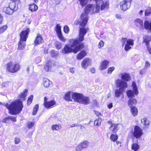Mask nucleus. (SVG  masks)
<instances>
[{"label": "nucleus", "instance_id": "nucleus-1", "mask_svg": "<svg viewBox=\"0 0 151 151\" xmlns=\"http://www.w3.org/2000/svg\"><path fill=\"white\" fill-rule=\"evenodd\" d=\"M109 7V3L105 0H101L97 1L96 6L89 4L85 8L84 13H82L81 15V19L79 22V25L82 27L86 26L88 20V14H93L95 13L99 12L100 10H105Z\"/></svg>", "mask_w": 151, "mask_h": 151}, {"label": "nucleus", "instance_id": "nucleus-2", "mask_svg": "<svg viewBox=\"0 0 151 151\" xmlns=\"http://www.w3.org/2000/svg\"><path fill=\"white\" fill-rule=\"evenodd\" d=\"M88 30L87 28H80L79 37L78 39H76L73 41L71 47L66 45L60 51V52L64 54H67L73 52L77 53L83 48V44L81 42L84 39V36Z\"/></svg>", "mask_w": 151, "mask_h": 151}, {"label": "nucleus", "instance_id": "nucleus-3", "mask_svg": "<svg viewBox=\"0 0 151 151\" xmlns=\"http://www.w3.org/2000/svg\"><path fill=\"white\" fill-rule=\"evenodd\" d=\"M5 106L9 110V113L13 115L20 113L23 108L22 102L19 100L15 101L9 105L6 104Z\"/></svg>", "mask_w": 151, "mask_h": 151}, {"label": "nucleus", "instance_id": "nucleus-4", "mask_svg": "<svg viewBox=\"0 0 151 151\" xmlns=\"http://www.w3.org/2000/svg\"><path fill=\"white\" fill-rule=\"evenodd\" d=\"M115 82L117 86L119 88V89H116L115 91V95L116 97L119 98L120 97L121 95H122L121 99L124 98L123 91L125 88H127V83L119 79L116 80Z\"/></svg>", "mask_w": 151, "mask_h": 151}, {"label": "nucleus", "instance_id": "nucleus-5", "mask_svg": "<svg viewBox=\"0 0 151 151\" xmlns=\"http://www.w3.org/2000/svg\"><path fill=\"white\" fill-rule=\"evenodd\" d=\"M6 66L7 70L12 73L17 72L21 67L20 65L18 63L12 62L7 63Z\"/></svg>", "mask_w": 151, "mask_h": 151}, {"label": "nucleus", "instance_id": "nucleus-6", "mask_svg": "<svg viewBox=\"0 0 151 151\" xmlns=\"http://www.w3.org/2000/svg\"><path fill=\"white\" fill-rule=\"evenodd\" d=\"M132 90H129L126 92L127 96L129 98H132L135 95H137L138 94L139 92L135 82H132Z\"/></svg>", "mask_w": 151, "mask_h": 151}, {"label": "nucleus", "instance_id": "nucleus-7", "mask_svg": "<svg viewBox=\"0 0 151 151\" xmlns=\"http://www.w3.org/2000/svg\"><path fill=\"white\" fill-rule=\"evenodd\" d=\"M132 136L136 139H139L143 135L142 129L139 126L136 125L132 132Z\"/></svg>", "mask_w": 151, "mask_h": 151}, {"label": "nucleus", "instance_id": "nucleus-8", "mask_svg": "<svg viewBox=\"0 0 151 151\" xmlns=\"http://www.w3.org/2000/svg\"><path fill=\"white\" fill-rule=\"evenodd\" d=\"M17 8L16 7V4L12 3L10 4L8 7H5L3 9L4 12L8 15L12 14L14 11L17 10Z\"/></svg>", "mask_w": 151, "mask_h": 151}, {"label": "nucleus", "instance_id": "nucleus-9", "mask_svg": "<svg viewBox=\"0 0 151 151\" xmlns=\"http://www.w3.org/2000/svg\"><path fill=\"white\" fill-rule=\"evenodd\" d=\"M132 0H122L120 2L121 9L124 11L128 9L131 6Z\"/></svg>", "mask_w": 151, "mask_h": 151}, {"label": "nucleus", "instance_id": "nucleus-10", "mask_svg": "<svg viewBox=\"0 0 151 151\" xmlns=\"http://www.w3.org/2000/svg\"><path fill=\"white\" fill-rule=\"evenodd\" d=\"M55 65L54 63H52L51 60H48L44 67L45 70L46 71H52L55 69Z\"/></svg>", "mask_w": 151, "mask_h": 151}, {"label": "nucleus", "instance_id": "nucleus-11", "mask_svg": "<svg viewBox=\"0 0 151 151\" xmlns=\"http://www.w3.org/2000/svg\"><path fill=\"white\" fill-rule=\"evenodd\" d=\"M119 76L121 78L122 80L126 82L128 81L131 79L130 75L127 73L122 72L119 74Z\"/></svg>", "mask_w": 151, "mask_h": 151}, {"label": "nucleus", "instance_id": "nucleus-12", "mask_svg": "<svg viewBox=\"0 0 151 151\" xmlns=\"http://www.w3.org/2000/svg\"><path fill=\"white\" fill-rule=\"evenodd\" d=\"M30 32L29 29L27 28L25 30L22 31L20 34V40L26 41L28 35Z\"/></svg>", "mask_w": 151, "mask_h": 151}, {"label": "nucleus", "instance_id": "nucleus-13", "mask_svg": "<svg viewBox=\"0 0 151 151\" xmlns=\"http://www.w3.org/2000/svg\"><path fill=\"white\" fill-rule=\"evenodd\" d=\"M134 41L133 40L130 39H127V43L125 44L124 49L125 51H128L131 49V46L134 45Z\"/></svg>", "mask_w": 151, "mask_h": 151}, {"label": "nucleus", "instance_id": "nucleus-14", "mask_svg": "<svg viewBox=\"0 0 151 151\" xmlns=\"http://www.w3.org/2000/svg\"><path fill=\"white\" fill-rule=\"evenodd\" d=\"M91 60L88 58H85L82 61L81 66L84 69H86L87 67L91 64Z\"/></svg>", "mask_w": 151, "mask_h": 151}, {"label": "nucleus", "instance_id": "nucleus-15", "mask_svg": "<svg viewBox=\"0 0 151 151\" xmlns=\"http://www.w3.org/2000/svg\"><path fill=\"white\" fill-rule=\"evenodd\" d=\"M83 95L81 93H73L72 95V99L75 102L80 103Z\"/></svg>", "mask_w": 151, "mask_h": 151}, {"label": "nucleus", "instance_id": "nucleus-16", "mask_svg": "<svg viewBox=\"0 0 151 151\" xmlns=\"http://www.w3.org/2000/svg\"><path fill=\"white\" fill-rule=\"evenodd\" d=\"M56 103V102L55 101L52 100L49 101H45L44 102V105L45 107L48 109L53 107Z\"/></svg>", "mask_w": 151, "mask_h": 151}, {"label": "nucleus", "instance_id": "nucleus-17", "mask_svg": "<svg viewBox=\"0 0 151 151\" xmlns=\"http://www.w3.org/2000/svg\"><path fill=\"white\" fill-rule=\"evenodd\" d=\"M108 123L111 124V126L109 128L110 130L112 131L114 133H116L118 130L117 126L119 124H111V122L110 121H108Z\"/></svg>", "mask_w": 151, "mask_h": 151}, {"label": "nucleus", "instance_id": "nucleus-18", "mask_svg": "<svg viewBox=\"0 0 151 151\" xmlns=\"http://www.w3.org/2000/svg\"><path fill=\"white\" fill-rule=\"evenodd\" d=\"M141 123L144 125L143 127V128L144 129L148 127L150 122L147 118L144 117L141 119Z\"/></svg>", "mask_w": 151, "mask_h": 151}, {"label": "nucleus", "instance_id": "nucleus-19", "mask_svg": "<svg viewBox=\"0 0 151 151\" xmlns=\"http://www.w3.org/2000/svg\"><path fill=\"white\" fill-rule=\"evenodd\" d=\"M134 22L135 25L138 28L140 29L143 28V22L142 20L137 18L134 20Z\"/></svg>", "mask_w": 151, "mask_h": 151}, {"label": "nucleus", "instance_id": "nucleus-20", "mask_svg": "<svg viewBox=\"0 0 151 151\" xmlns=\"http://www.w3.org/2000/svg\"><path fill=\"white\" fill-rule=\"evenodd\" d=\"M90 103V101L89 98L88 97L84 96L83 95V97L79 103L87 105L89 104Z\"/></svg>", "mask_w": 151, "mask_h": 151}, {"label": "nucleus", "instance_id": "nucleus-21", "mask_svg": "<svg viewBox=\"0 0 151 151\" xmlns=\"http://www.w3.org/2000/svg\"><path fill=\"white\" fill-rule=\"evenodd\" d=\"M73 93L71 91H69L66 93L65 94L64 99L66 101H72V95Z\"/></svg>", "mask_w": 151, "mask_h": 151}, {"label": "nucleus", "instance_id": "nucleus-22", "mask_svg": "<svg viewBox=\"0 0 151 151\" xmlns=\"http://www.w3.org/2000/svg\"><path fill=\"white\" fill-rule=\"evenodd\" d=\"M87 54V52L84 50H83L81 51L78 54L77 59L78 60H80L85 57Z\"/></svg>", "mask_w": 151, "mask_h": 151}, {"label": "nucleus", "instance_id": "nucleus-23", "mask_svg": "<svg viewBox=\"0 0 151 151\" xmlns=\"http://www.w3.org/2000/svg\"><path fill=\"white\" fill-rule=\"evenodd\" d=\"M109 63V61L104 60L101 64L99 67V69L101 70H103L107 68V66Z\"/></svg>", "mask_w": 151, "mask_h": 151}, {"label": "nucleus", "instance_id": "nucleus-24", "mask_svg": "<svg viewBox=\"0 0 151 151\" xmlns=\"http://www.w3.org/2000/svg\"><path fill=\"white\" fill-rule=\"evenodd\" d=\"M43 40L42 39V37L40 35L37 36L34 41V43L36 45L41 44L43 43Z\"/></svg>", "mask_w": 151, "mask_h": 151}, {"label": "nucleus", "instance_id": "nucleus-25", "mask_svg": "<svg viewBox=\"0 0 151 151\" xmlns=\"http://www.w3.org/2000/svg\"><path fill=\"white\" fill-rule=\"evenodd\" d=\"M130 111L133 116H137L138 113V110L137 107L135 106H133L130 107Z\"/></svg>", "mask_w": 151, "mask_h": 151}, {"label": "nucleus", "instance_id": "nucleus-26", "mask_svg": "<svg viewBox=\"0 0 151 151\" xmlns=\"http://www.w3.org/2000/svg\"><path fill=\"white\" fill-rule=\"evenodd\" d=\"M127 102L128 106L131 107L133 106L132 105H135L137 104V100L135 98H130Z\"/></svg>", "mask_w": 151, "mask_h": 151}, {"label": "nucleus", "instance_id": "nucleus-27", "mask_svg": "<svg viewBox=\"0 0 151 151\" xmlns=\"http://www.w3.org/2000/svg\"><path fill=\"white\" fill-rule=\"evenodd\" d=\"M140 148V145L137 143L133 142L131 146V149L134 151H138Z\"/></svg>", "mask_w": 151, "mask_h": 151}, {"label": "nucleus", "instance_id": "nucleus-28", "mask_svg": "<svg viewBox=\"0 0 151 151\" xmlns=\"http://www.w3.org/2000/svg\"><path fill=\"white\" fill-rule=\"evenodd\" d=\"M26 41L20 40L18 43V49L22 50L25 48V42Z\"/></svg>", "mask_w": 151, "mask_h": 151}, {"label": "nucleus", "instance_id": "nucleus-29", "mask_svg": "<svg viewBox=\"0 0 151 151\" xmlns=\"http://www.w3.org/2000/svg\"><path fill=\"white\" fill-rule=\"evenodd\" d=\"M43 83L45 87H48L51 84L52 82L48 79L45 78L44 79Z\"/></svg>", "mask_w": 151, "mask_h": 151}, {"label": "nucleus", "instance_id": "nucleus-30", "mask_svg": "<svg viewBox=\"0 0 151 151\" xmlns=\"http://www.w3.org/2000/svg\"><path fill=\"white\" fill-rule=\"evenodd\" d=\"M144 26L145 29L151 31V22L149 23L147 21H145L144 23Z\"/></svg>", "mask_w": 151, "mask_h": 151}, {"label": "nucleus", "instance_id": "nucleus-31", "mask_svg": "<svg viewBox=\"0 0 151 151\" xmlns=\"http://www.w3.org/2000/svg\"><path fill=\"white\" fill-rule=\"evenodd\" d=\"M37 9V6L35 4H30L29 6V10L32 12L36 11Z\"/></svg>", "mask_w": 151, "mask_h": 151}, {"label": "nucleus", "instance_id": "nucleus-32", "mask_svg": "<svg viewBox=\"0 0 151 151\" xmlns=\"http://www.w3.org/2000/svg\"><path fill=\"white\" fill-rule=\"evenodd\" d=\"M151 40V38L150 36H145L144 37V42L146 43V45H149V43Z\"/></svg>", "mask_w": 151, "mask_h": 151}, {"label": "nucleus", "instance_id": "nucleus-33", "mask_svg": "<svg viewBox=\"0 0 151 151\" xmlns=\"http://www.w3.org/2000/svg\"><path fill=\"white\" fill-rule=\"evenodd\" d=\"M27 92V90L26 89L25 90L24 92L20 94L19 95V96L21 100H24L26 96Z\"/></svg>", "mask_w": 151, "mask_h": 151}, {"label": "nucleus", "instance_id": "nucleus-34", "mask_svg": "<svg viewBox=\"0 0 151 151\" xmlns=\"http://www.w3.org/2000/svg\"><path fill=\"white\" fill-rule=\"evenodd\" d=\"M57 34L58 37L60 40L64 42H65V41L66 40L63 36L61 32L57 33Z\"/></svg>", "mask_w": 151, "mask_h": 151}, {"label": "nucleus", "instance_id": "nucleus-35", "mask_svg": "<svg viewBox=\"0 0 151 151\" xmlns=\"http://www.w3.org/2000/svg\"><path fill=\"white\" fill-rule=\"evenodd\" d=\"M57 34L58 37L60 40L64 42H65V41L66 40L63 36L61 32L57 33Z\"/></svg>", "mask_w": 151, "mask_h": 151}, {"label": "nucleus", "instance_id": "nucleus-36", "mask_svg": "<svg viewBox=\"0 0 151 151\" xmlns=\"http://www.w3.org/2000/svg\"><path fill=\"white\" fill-rule=\"evenodd\" d=\"M61 127L59 125H54L52 127V129L53 130H58L61 129Z\"/></svg>", "mask_w": 151, "mask_h": 151}, {"label": "nucleus", "instance_id": "nucleus-37", "mask_svg": "<svg viewBox=\"0 0 151 151\" xmlns=\"http://www.w3.org/2000/svg\"><path fill=\"white\" fill-rule=\"evenodd\" d=\"M38 109L39 105L38 104L36 105L33 108L32 114L34 115H35L36 114Z\"/></svg>", "mask_w": 151, "mask_h": 151}, {"label": "nucleus", "instance_id": "nucleus-38", "mask_svg": "<svg viewBox=\"0 0 151 151\" xmlns=\"http://www.w3.org/2000/svg\"><path fill=\"white\" fill-rule=\"evenodd\" d=\"M83 148H85L87 147L89 144V142L88 141H85L80 144Z\"/></svg>", "mask_w": 151, "mask_h": 151}, {"label": "nucleus", "instance_id": "nucleus-39", "mask_svg": "<svg viewBox=\"0 0 151 151\" xmlns=\"http://www.w3.org/2000/svg\"><path fill=\"white\" fill-rule=\"evenodd\" d=\"M102 121L101 118H99L95 120L94 122V124L96 125L99 126L100 124Z\"/></svg>", "mask_w": 151, "mask_h": 151}, {"label": "nucleus", "instance_id": "nucleus-40", "mask_svg": "<svg viewBox=\"0 0 151 151\" xmlns=\"http://www.w3.org/2000/svg\"><path fill=\"white\" fill-rule=\"evenodd\" d=\"M7 26L5 25L0 27V35L3 33L7 28Z\"/></svg>", "mask_w": 151, "mask_h": 151}, {"label": "nucleus", "instance_id": "nucleus-41", "mask_svg": "<svg viewBox=\"0 0 151 151\" xmlns=\"http://www.w3.org/2000/svg\"><path fill=\"white\" fill-rule=\"evenodd\" d=\"M110 138L113 141H115L118 139V136L117 135L112 134L111 135Z\"/></svg>", "mask_w": 151, "mask_h": 151}, {"label": "nucleus", "instance_id": "nucleus-42", "mask_svg": "<svg viewBox=\"0 0 151 151\" xmlns=\"http://www.w3.org/2000/svg\"><path fill=\"white\" fill-rule=\"evenodd\" d=\"M81 5L83 6H84L87 3V0H79Z\"/></svg>", "mask_w": 151, "mask_h": 151}, {"label": "nucleus", "instance_id": "nucleus-43", "mask_svg": "<svg viewBox=\"0 0 151 151\" xmlns=\"http://www.w3.org/2000/svg\"><path fill=\"white\" fill-rule=\"evenodd\" d=\"M61 27L59 24H58L56 26L55 30L56 33L60 32H61Z\"/></svg>", "mask_w": 151, "mask_h": 151}, {"label": "nucleus", "instance_id": "nucleus-44", "mask_svg": "<svg viewBox=\"0 0 151 151\" xmlns=\"http://www.w3.org/2000/svg\"><path fill=\"white\" fill-rule=\"evenodd\" d=\"M151 14V8L148 7L145 11V14L146 16H149Z\"/></svg>", "mask_w": 151, "mask_h": 151}, {"label": "nucleus", "instance_id": "nucleus-45", "mask_svg": "<svg viewBox=\"0 0 151 151\" xmlns=\"http://www.w3.org/2000/svg\"><path fill=\"white\" fill-rule=\"evenodd\" d=\"M33 96L31 95L27 101V104L28 105H29L31 103L33 99Z\"/></svg>", "mask_w": 151, "mask_h": 151}, {"label": "nucleus", "instance_id": "nucleus-46", "mask_svg": "<svg viewBox=\"0 0 151 151\" xmlns=\"http://www.w3.org/2000/svg\"><path fill=\"white\" fill-rule=\"evenodd\" d=\"M127 39L126 38H122L121 40V42L122 44V46L123 47L124 45L127 43Z\"/></svg>", "mask_w": 151, "mask_h": 151}, {"label": "nucleus", "instance_id": "nucleus-47", "mask_svg": "<svg viewBox=\"0 0 151 151\" xmlns=\"http://www.w3.org/2000/svg\"><path fill=\"white\" fill-rule=\"evenodd\" d=\"M114 69L115 68L114 67L109 68L108 70L107 73L109 74H111Z\"/></svg>", "mask_w": 151, "mask_h": 151}, {"label": "nucleus", "instance_id": "nucleus-48", "mask_svg": "<svg viewBox=\"0 0 151 151\" xmlns=\"http://www.w3.org/2000/svg\"><path fill=\"white\" fill-rule=\"evenodd\" d=\"M55 45L56 47L58 49H60L62 47L61 44L60 43L58 42H55Z\"/></svg>", "mask_w": 151, "mask_h": 151}, {"label": "nucleus", "instance_id": "nucleus-49", "mask_svg": "<svg viewBox=\"0 0 151 151\" xmlns=\"http://www.w3.org/2000/svg\"><path fill=\"white\" fill-rule=\"evenodd\" d=\"M35 124L34 122H28L27 124V127L29 129H31L33 127Z\"/></svg>", "mask_w": 151, "mask_h": 151}, {"label": "nucleus", "instance_id": "nucleus-50", "mask_svg": "<svg viewBox=\"0 0 151 151\" xmlns=\"http://www.w3.org/2000/svg\"><path fill=\"white\" fill-rule=\"evenodd\" d=\"M64 31L65 33H68L69 31L68 27L67 25L65 26L64 27Z\"/></svg>", "mask_w": 151, "mask_h": 151}, {"label": "nucleus", "instance_id": "nucleus-51", "mask_svg": "<svg viewBox=\"0 0 151 151\" xmlns=\"http://www.w3.org/2000/svg\"><path fill=\"white\" fill-rule=\"evenodd\" d=\"M80 144L79 145L76 147V151H81L83 149Z\"/></svg>", "mask_w": 151, "mask_h": 151}, {"label": "nucleus", "instance_id": "nucleus-52", "mask_svg": "<svg viewBox=\"0 0 151 151\" xmlns=\"http://www.w3.org/2000/svg\"><path fill=\"white\" fill-rule=\"evenodd\" d=\"M51 55L52 57H55L58 55V53L54 50L51 51Z\"/></svg>", "mask_w": 151, "mask_h": 151}, {"label": "nucleus", "instance_id": "nucleus-53", "mask_svg": "<svg viewBox=\"0 0 151 151\" xmlns=\"http://www.w3.org/2000/svg\"><path fill=\"white\" fill-rule=\"evenodd\" d=\"M104 42L102 41H101L99 42V44L98 45V47L99 48H101V47H103L104 45Z\"/></svg>", "mask_w": 151, "mask_h": 151}, {"label": "nucleus", "instance_id": "nucleus-54", "mask_svg": "<svg viewBox=\"0 0 151 151\" xmlns=\"http://www.w3.org/2000/svg\"><path fill=\"white\" fill-rule=\"evenodd\" d=\"M150 66V64L147 61H146L145 63V67L144 68L146 69L149 68Z\"/></svg>", "mask_w": 151, "mask_h": 151}, {"label": "nucleus", "instance_id": "nucleus-55", "mask_svg": "<svg viewBox=\"0 0 151 151\" xmlns=\"http://www.w3.org/2000/svg\"><path fill=\"white\" fill-rule=\"evenodd\" d=\"M146 69L145 68H144L141 70L139 72V73L141 75H143L145 74L146 72Z\"/></svg>", "mask_w": 151, "mask_h": 151}, {"label": "nucleus", "instance_id": "nucleus-56", "mask_svg": "<svg viewBox=\"0 0 151 151\" xmlns=\"http://www.w3.org/2000/svg\"><path fill=\"white\" fill-rule=\"evenodd\" d=\"M9 82H7L5 83H4L2 84V87L3 88L5 87H7L9 85Z\"/></svg>", "mask_w": 151, "mask_h": 151}, {"label": "nucleus", "instance_id": "nucleus-57", "mask_svg": "<svg viewBox=\"0 0 151 151\" xmlns=\"http://www.w3.org/2000/svg\"><path fill=\"white\" fill-rule=\"evenodd\" d=\"M9 120V117H8L4 119L2 122L4 123H7L8 122Z\"/></svg>", "mask_w": 151, "mask_h": 151}, {"label": "nucleus", "instance_id": "nucleus-58", "mask_svg": "<svg viewBox=\"0 0 151 151\" xmlns=\"http://www.w3.org/2000/svg\"><path fill=\"white\" fill-rule=\"evenodd\" d=\"M20 141V140L19 138H16L14 139L15 143L16 144H17L19 143Z\"/></svg>", "mask_w": 151, "mask_h": 151}, {"label": "nucleus", "instance_id": "nucleus-59", "mask_svg": "<svg viewBox=\"0 0 151 151\" xmlns=\"http://www.w3.org/2000/svg\"><path fill=\"white\" fill-rule=\"evenodd\" d=\"M9 119H11L13 122H15L16 121V118L13 116H9Z\"/></svg>", "mask_w": 151, "mask_h": 151}, {"label": "nucleus", "instance_id": "nucleus-60", "mask_svg": "<svg viewBox=\"0 0 151 151\" xmlns=\"http://www.w3.org/2000/svg\"><path fill=\"white\" fill-rule=\"evenodd\" d=\"M70 71L72 73H74L75 71V69L74 68H71L70 69Z\"/></svg>", "mask_w": 151, "mask_h": 151}, {"label": "nucleus", "instance_id": "nucleus-61", "mask_svg": "<svg viewBox=\"0 0 151 151\" xmlns=\"http://www.w3.org/2000/svg\"><path fill=\"white\" fill-rule=\"evenodd\" d=\"M147 47L148 50L150 54H151V46H149V45H147Z\"/></svg>", "mask_w": 151, "mask_h": 151}, {"label": "nucleus", "instance_id": "nucleus-62", "mask_svg": "<svg viewBox=\"0 0 151 151\" xmlns=\"http://www.w3.org/2000/svg\"><path fill=\"white\" fill-rule=\"evenodd\" d=\"M113 107V104L112 103H110L108 105V107L109 109H111Z\"/></svg>", "mask_w": 151, "mask_h": 151}, {"label": "nucleus", "instance_id": "nucleus-63", "mask_svg": "<svg viewBox=\"0 0 151 151\" xmlns=\"http://www.w3.org/2000/svg\"><path fill=\"white\" fill-rule=\"evenodd\" d=\"M3 20V18L2 16L0 14V24L1 23Z\"/></svg>", "mask_w": 151, "mask_h": 151}, {"label": "nucleus", "instance_id": "nucleus-64", "mask_svg": "<svg viewBox=\"0 0 151 151\" xmlns=\"http://www.w3.org/2000/svg\"><path fill=\"white\" fill-rule=\"evenodd\" d=\"M95 114L97 116H98L101 115V114L98 111H95Z\"/></svg>", "mask_w": 151, "mask_h": 151}]
</instances>
